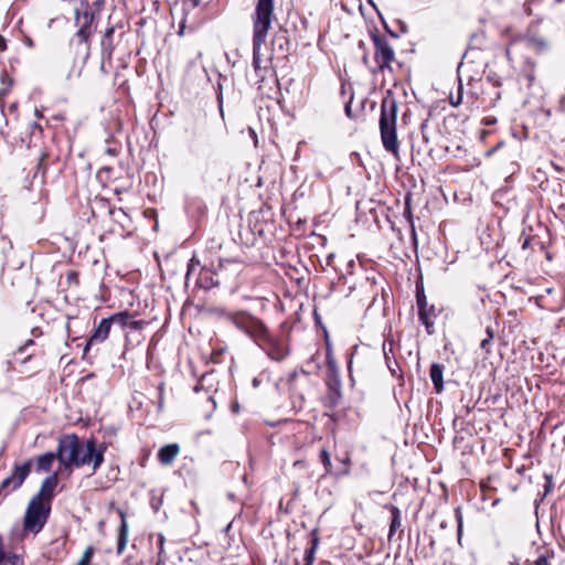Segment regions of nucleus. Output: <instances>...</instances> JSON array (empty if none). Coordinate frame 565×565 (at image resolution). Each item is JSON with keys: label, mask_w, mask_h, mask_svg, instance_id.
I'll return each mask as SVG.
<instances>
[{"label": "nucleus", "mask_w": 565, "mask_h": 565, "mask_svg": "<svg viewBox=\"0 0 565 565\" xmlns=\"http://www.w3.org/2000/svg\"><path fill=\"white\" fill-rule=\"evenodd\" d=\"M274 15V0H257L253 14V67L259 81H264L266 68L260 66V50L266 41Z\"/></svg>", "instance_id": "f257e3e1"}, {"label": "nucleus", "mask_w": 565, "mask_h": 565, "mask_svg": "<svg viewBox=\"0 0 565 565\" xmlns=\"http://www.w3.org/2000/svg\"><path fill=\"white\" fill-rule=\"evenodd\" d=\"M396 119L397 102L392 90H387L381 104L380 131L384 149L394 154L398 151Z\"/></svg>", "instance_id": "f03ea898"}, {"label": "nucleus", "mask_w": 565, "mask_h": 565, "mask_svg": "<svg viewBox=\"0 0 565 565\" xmlns=\"http://www.w3.org/2000/svg\"><path fill=\"white\" fill-rule=\"evenodd\" d=\"M228 321L248 335L256 344L268 331V328L260 319L252 316L247 311H235V313H228Z\"/></svg>", "instance_id": "7ed1b4c3"}, {"label": "nucleus", "mask_w": 565, "mask_h": 565, "mask_svg": "<svg viewBox=\"0 0 565 565\" xmlns=\"http://www.w3.org/2000/svg\"><path fill=\"white\" fill-rule=\"evenodd\" d=\"M228 321L248 335L256 344L268 331V328L260 319L252 316L247 311H235V313H228Z\"/></svg>", "instance_id": "20e7f679"}, {"label": "nucleus", "mask_w": 565, "mask_h": 565, "mask_svg": "<svg viewBox=\"0 0 565 565\" xmlns=\"http://www.w3.org/2000/svg\"><path fill=\"white\" fill-rule=\"evenodd\" d=\"M81 441L76 435H64L60 438L56 457L64 468L72 466L82 467L86 465L84 457H78Z\"/></svg>", "instance_id": "39448f33"}, {"label": "nucleus", "mask_w": 565, "mask_h": 565, "mask_svg": "<svg viewBox=\"0 0 565 565\" xmlns=\"http://www.w3.org/2000/svg\"><path fill=\"white\" fill-rule=\"evenodd\" d=\"M50 512L51 505L49 503L30 500L23 518V531L34 535L40 533L50 516Z\"/></svg>", "instance_id": "423d86ee"}, {"label": "nucleus", "mask_w": 565, "mask_h": 565, "mask_svg": "<svg viewBox=\"0 0 565 565\" xmlns=\"http://www.w3.org/2000/svg\"><path fill=\"white\" fill-rule=\"evenodd\" d=\"M95 20V13L79 9L75 10V22L78 25V30L71 39L72 45H85L86 55L89 54V39L94 33L95 26L93 25Z\"/></svg>", "instance_id": "0eeeda50"}, {"label": "nucleus", "mask_w": 565, "mask_h": 565, "mask_svg": "<svg viewBox=\"0 0 565 565\" xmlns=\"http://www.w3.org/2000/svg\"><path fill=\"white\" fill-rule=\"evenodd\" d=\"M32 459L23 463H15L11 473L0 483V500L4 499L11 492L18 490L31 472Z\"/></svg>", "instance_id": "6e6552de"}, {"label": "nucleus", "mask_w": 565, "mask_h": 565, "mask_svg": "<svg viewBox=\"0 0 565 565\" xmlns=\"http://www.w3.org/2000/svg\"><path fill=\"white\" fill-rule=\"evenodd\" d=\"M266 355L276 362H282L290 353L287 340L273 335L269 330L257 342Z\"/></svg>", "instance_id": "1a4fd4ad"}, {"label": "nucleus", "mask_w": 565, "mask_h": 565, "mask_svg": "<svg viewBox=\"0 0 565 565\" xmlns=\"http://www.w3.org/2000/svg\"><path fill=\"white\" fill-rule=\"evenodd\" d=\"M375 53L374 58L377 63V66L381 71H384L385 68H391V63L394 61L395 53L390 43L387 42L386 38L382 35L374 34L372 36Z\"/></svg>", "instance_id": "9d476101"}, {"label": "nucleus", "mask_w": 565, "mask_h": 565, "mask_svg": "<svg viewBox=\"0 0 565 565\" xmlns=\"http://www.w3.org/2000/svg\"><path fill=\"white\" fill-rule=\"evenodd\" d=\"M58 483L57 472H54L47 476L41 483L39 492L31 499L39 503H49L51 505V501L54 497L55 488Z\"/></svg>", "instance_id": "9b49d317"}, {"label": "nucleus", "mask_w": 565, "mask_h": 565, "mask_svg": "<svg viewBox=\"0 0 565 565\" xmlns=\"http://www.w3.org/2000/svg\"><path fill=\"white\" fill-rule=\"evenodd\" d=\"M106 445L100 444L98 447L96 446V440L90 438L86 440V465L93 463V471L95 472L104 462V454L106 451Z\"/></svg>", "instance_id": "f8f14e48"}, {"label": "nucleus", "mask_w": 565, "mask_h": 565, "mask_svg": "<svg viewBox=\"0 0 565 565\" xmlns=\"http://www.w3.org/2000/svg\"><path fill=\"white\" fill-rule=\"evenodd\" d=\"M111 322L109 318H104L98 326L94 329L92 335L87 340V343L84 348V355L88 352L89 348L95 343H102L104 342L110 332L111 329Z\"/></svg>", "instance_id": "ddd939ff"}, {"label": "nucleus", "mask_w": 565, "mask_h": 565, "mask_svg": "<svg viewBox=\"0 0 565 565\" xmlns=\"http://www.w3.org/2000/svg\"><path fill=\"white\" fill-rule=\"evenodd\" d=\"M0 565H24L23 557L12 551L6 550L4 539L0 534Z\"/></svg>", "instance_id": "4468645a"}, {"label": "nucleus", "mask_w": 565, "mask_h": 565, "mask_svg": "<svg viewBox=\"0 0 565 565\" xmlns=\"http://www.w3.org/2000/svg\"><path fill=\"white\" fill-rule=\"evenodd\" d=\"M180 447L178 444H169L161 447L158 451V460L161 465H170L179 455Z\"/></svg>", "instance_id": "2eb2a0df"}, {"label": "nucleus", "mask_w": 565, "mask_h": 565, "mask_svg": "<svg viewBox=\"0 0 565 565\" xmlns=\"http://www.w3.org/2000/svg\"><path fill=\"white\" fill-rule=\"evenodd\" d=\"M429 376L436 393H441L444 390V365L433 363L430 365Z\"/></svg>", "instance_id": "dca6fc26"}, {"label": "nucleus", "mask_w": 565, "mask_h": 565, "mask_svg": "<svg viewBox=\"0 0 565 565\" xmlns=\"http://www.w3.org/2000/svg\"><path fill=\"white\" fill-rule=\"evenodd\" d=\"M391 512V523H390V530H388V540L391 541L394 533L401 527L402 525V512L401 510L393 504H388L385 507Z\"/></svg>", "instance_id": "f3484780"}, {"label": "nucleus", "mask_w": 565, "mask_h": 565, "mask_svg": "<svg viewBox=\"0 0 565 565\" xmlns=\"http://www.w3.org/2000/svg\"><path fill=\"white\" fill-rule=\"evenodd\" d=\"M57 459L56 454L49 451L36 458V472H47L51 470L54 460Z\"/></svg>", "instance_id": "a211bd4d"}, {"label": "nucleus", "mask_w": 565, "mask_h": 565, "mask_svg": "<svg viewBox=\"0 0 565 565\" xmlns=\"http://www.w3.org/2000/svg\"><path fill=\"white\" fill-rule=\"evenodd\" d=\"M34 345H35L34 340H32V339L26 340L24 342V344L21 345L14 353L15 360L21 363H25L28 360H30L34 355V351H30V349Z\"/></svg>", "instance_id": "6ab92c4d"}, {"label": "nucleus", "mask_w": 565, "mask_h": 565, "mask_svg": "<svg viewBox=\"0 0 565 565\" xmlns=\"http://www.w3.org/2000/svg\"><path fill=\"white\" fill-rule=\"evenodd\" d=\"M311 535V546L305 552V565H312L315 562V555L319 545V535L318 530L315 529L310 533Z\"/></svg>", "instance_id": "aec40b11"}, {"label": "nucleus", "mask_w": 565, "mask_h": 565, "mask_svg": "<svg viewBox=\"0 0 565 565\" xmlns=\"http://www.w3.org/2000/svg\"><path fill=\"white\" fill-rule=\"evenodd\" d=\"M116 26H108L105 30L104 36L102 39V52L103 55H107L110 57L114 51V43H113V34L115 33Z\"/></svg>", "instance_id": "412c9836"}, {"label": "nucleus", "mask_w": 565, "mask_h": 565, "mask_svg": "<svg viewBox=\"0 0 565 565\" xmlns=\"http://www.w3.org/2000/svg\"><path fill=\"white\" fill-rule=\"evenodd\" d=\"M128 542V524L124 515H121V523L119 526L117 553L120 555L126 548Z\"/></svg>", "instance_id": "4be33fe9"}, {"label": "nucleus", "mask_w": 565, "mask_h": 565, "mask_svg": "<svg viewBox=\"0 0 565 565\" xmlns=\"http://www.w3.org/2000/svg\"><path fill=\"white\" fill-rule=\"evenodd\" d=\"M487 338L482 339L480 342V350L484 353L483 361L488 360V355L491 353L492 340L494 338V331L491 324L486 326Z\"/></svg>", "instance_id": "5701e85b"}, {"label": "nucleus", "mask_w": 565, "mask_h": 565, "mask_svg": "<svg viewBox=\"0 0 565 565\" xmlns=\"http://www.w3.org/2000/svg\"><path fill=\"white\" fill-rule=\"evenodd\" d=\"M130 316L131 315L129 312L121 311V312L114 313V315H111L108 318H109V320H110L113 326H117L120 329H125L128 326V321L130 319Z\"/></svg>", "instance_id": "b1692460"}, {"label": "nucleus", "mask_w": 565, "mask_h": 565, "mask_svg": "<svg viewBox=\"0 0 565 565\" xmlns=\"http://www.w3.org/2000/svg\"><path fill=\"white\" fill-rule=\"evenodd\" d=\"M480 244L487 253L491 252L494 248L492 234L489 226L481 232Z\"/></svg>", "instance_id": "393cba45"}, {"label": "nucleus", "mask_w": 565, "mask_h": 565, "mask_svg": "<svg viewBox=\"0 0 565 565\" xmlns=\"http://www.w3.org/2000/svg\"><path fill=\"white\" fill-rule=\"evenodd\" d=\"M383 352H384V356H385V361H386L387 367L390 369L392 374H395V369L393 367V364L397 366V362L394 359V356H391V354H393V343L391 342L388 344V348H387L386 343H384L383 344Z\"/></svg>", "instance_id": "a878e982"}, {"label": "nucleus", "mask_w": 565, "mask_h": 565, "mask_svg": "<svg viewBox=\"0 0 565 565\" xmlns=\"http://www.w3.org/2000/svg\"><path fill=\"white\" fill-rule=\"evenodd\" d=\"M416 299H417V307H418V318H423L424 315H426V308H427L426 296L423 290L422 291L417 290Z\"/></svg>", "instance_id": "bb28decb"}, {"label": "nucleus", "mask_w": 565, "mask_h": 565, "mask_svg": "<svg viewBox=\"0 0 565 565\" xmlns=\"http://www.w3.org/2000/svg\"><path fill=\"white\" fill-rule=\"evenodd\" d=\"M480 490L482 492L483 498H486L488 495L489 499H491V494L490 493L493 490L491 477H488L486 480H481V482H480Z\"/></svg>", "instance_id": "cd10ccee"}, {"label": "nucleus", "mask_w": 565, "mask_h": 565, "mask_svg": "<svg viewBox=\"0 0 565 565\" xmlns=\"http://www.w3.org/2000/svg\"><path fill=\"white\" fill-rule=\"evenodd\" d=\"M320 460L324 467V472L326 473H330L331 472V467H332V463H331V458H330V455L328 452L327 449H322L320 451Z\"/></svg>", "instance_id": "c85d7f7f"}, {"label": "nucleus", "mask_w": 565, "mask_h": 565, "mask_svg": "<svg viewBox=\"0 0 565 565\" xmlns=\"http://www.w3.org/2000/svg\"><path fill=\"white\" fill-rule=\"evenodd\" d=\"M95 550L93 546H87L84 551L82 558L76 565H89L93 556H94Z\"/></svg>", "instance_id": "c756f323"}, {"label": "nucleus", "mask_w": 565, "mask_h": 565, "mask_svg": "<svg viewBox=\"0 0 565 565\" xmlns=\"http://www.w3.org/2000/svg\"><path fill=\"white\" fill-rule=\"evenodd\" d=\"M487 300L489 301V303L492 302L490 295L482 292V295H480V301L483 307L484 315L487 316L488 319H490L491 310H488L487 308Z\"/></svg>", "instance_id": "7c9ffc66"}, {"label": "nucleus", "mask_w": 565, "mask_h": 565, "mask_svg": "<svg viewBox=\"0 0 565 565\" xmlns=\"http://www.w3.org/2000/svg\"><path fill=\"white\" fill-rule=\"evenodd\" d=\"M143 324L145 322L142 320H135L132 316H130L127 328H129L130 330H140L143 327Z\"/></svg>", "instance_id": "2f4dec72"}, {"label": "nucleus", "mask_w": 565, "mask_h": 565, "mask_svg": "<svg viewBox=\"0 0 565 565\" xmlns=\"http://www.w3.org/2000/svg\"><path fill=\"white\" fill-rule=\"evenodd\" d=\"M419 321L426 327V330L429 334H431L434 332V330H433L434 322L430 320V318H428V317H426V315H424L423 318H419Z\"/></svg>", "instance_id": "473e14b6"}, {"label": "nucleus", "mask_w": 565, "mask_h": 565, "mask_svg": "<svg viewBox=\"0 0 565 565\" xmlns=\"http://www.w3.org/2000/svg\"><path fill=\"white\" fill-rule=\"evenodd\" d=\"M158 390H159L158 409L161 411L163 408V390H164L163 383H161L158 386Z\"/></svg>", "instance_id": "72a5a7b5"}, {"label": "nucleus", "mask_w": 565, "mask_h": 565, "mask_svg": "<svg viewBox=\"0 0 565 565\" xmlns=\"http://www.w3.org/2000/svg\"><path fill=\"white\" fill-rule=\"evenodd\" d=\"M461 99H462V96H461V86H459V92H458V95L457 97H454V96H450V104L455 107H457L458 105L461 104Z\"/></svg>", "instance_id": "f704fd0d"}, {"label": "nucleus", "mask_w": 565, "mask_h": 565, "mask_svg": "<svg viewBox=\"0 0 565 565\" xmlns=\"http://www.w3.org/2000/svg\"><path fill=\"white\" fill-rule=\"evenodd\" d=\"M217 102H218V106H220L221 115L223 116V109H222V104H223V93H222V85H221V83H220V82H218V84H217Z\"/></svg>", "instance_id": "c9c22d12"}, {"label": "nucleus", "mask_w": 565, "mask_h": 565, "mask_svg": "<svg viewBox=\"0 0 565 565\" xmlns=\"http://www.w3.org/2000/svg\"><path fill=\"white\" fill-rule=\"evenodd\" d=\"M215 312L226 320H228V313H235V311H228L225 308H216Z\"/></svg>", "instance_id": "e433bc0d"}, {"label": "nucleus", "mask_w": 565, "mask_h": 565, "mask_svg": "<svg viewBox=\"0 0 565 565\" xmlns=\"http://www.w3.org/2000/svg\"><path fill=\"white\" fill-rule=\"evenodd\" d=\"M534 565H550L548 558L545 555H540L535 562Z\"/></svg>", "instance_id": "4c0bfd02"}, {"label": "nucleus", "mask_w": 565, "mask_h": 565, "mask_svg": "<svg viewBox=\"0 0 565 565\" xmlns=\"http://www.w3.org/2000/svg\"><path fill=\"white\" fill-rule=\"evenodd\" d=\"M456 518H457V521H458V534L460 535L461 534V527H462V521H461V513H460V509L459 508L456 509Z\"/></svg>", "instance_id": "58836bf2"}, {"label": "nucleus", "mask_w": 565, "mask_h": 565, "mask_svg": "<svg viewBox=\"0 0 565 565\" xmlns=\"http://www.w3.org/2000/svg\"><path fill=\"white\" fill-rule=\"evenodd\" d=\"M185 18L181 20L180 24H179V30H178V35L179 36H182L184 35V31H185Z\"/></svg>", "instance_id": "ea45409f"}, {"label": "nucleus", "mask_w": 565, "mask_h": 565, "mask_svg": "<svg viewBox=\"0 0 565 565\" xmlns=\"http://www.w3.org/2000/svg\"><path fill=\"white\" fill-rule=\"evenodd\" d=\"M248 134H249L250 138L253 139L254 145H255V147H256V146H257V143H258V138H257V134H256V131H255L253 128H250V127H249V128H248Z\"/></svg>", "instance_id": "a19ab883"}, {"label": "nucleus", "mask_w": 565, "mask_h": 565, "mask_svg": "<svg viewBox=\"0 0 565 565\" xmlns=\"http://www.w3.org/2000/svg\"><path fill=\"white\" fill-rule=\"evenodd\" d=\"M78 457H86V443H81L79 450H78Z\"/></svg>", "instance_id": "79ce46f5"}, {"label": "nucleus", "mask_w": 565, "mask_h": 565, "mask_svg": "<svg viewBox=\"0 0 565 565\" xmlns=\"http://www.w3.org/2000/svg\"><path fill=\"white\" fill-rule=\"evenodd\" d=\"M297 376H298V373L296 371L290 373L289 379H288V383L290 385V390H292V385H294V382H295Z\"/></svg>", "instance_id": "37998d69"}, {"label": "nucleus", "mask_w": 565, "mask_h": 565, "mask_svg": "<svg viewBox=\"0 0 565 565\" xmlns=\"http://www.w3.org/2000/svg\"><path fill=\"white\" fill-rule=\"evenodd\" d=\"M7 50V41L6 39L0 34V52H4Z\"/></svg>", "instance_id": "c03bdc74"}, {"label": "nucleus", "mask_w": 565, "mask_h": 565, "mask_svg": "<svg viewBox=\"0 0 565 565\" xmlns=\"http://www.w3.org/2000/svg\"><path fill=\"white\" fill-rule=\"evenodd\" d=\"M105 151H106V153H108L109 156H117V153H118V151H117V149H116V148H110V147L106 148V150H105Z\"/></svg>", "instance_id": "a18cd8bd"}, {"label": "nucleus", "mask_w": 565, "mask_h": 565, "mask_svg": "<svg viewBox=\"0 0 565 565\" xmlns=\"http://www.w3.org/2000/svg\"><path fill=\"white\" fill-rule=\"evenodd\" d=\"M398 25H399V30L402 33H406L407 32V25L405 22L403 21H398Z\"/></svg>", "instance_id": "49530a36"}, {"label": "nucleus", "mask_w": 565, "mask_h": 565, "mask_svg": "<svg viewBox=\"0 0 565 565\" xmlns=\"http://www.w3.org/2000/svg\"><path fill=\"white\" fill-rule=\"evenodd\" d=\"M160 504H161V500L152 501V502H151V507H152V509L154 510V512H157V511L159 510Z\"/></svg>", "instance_id": "de8ad7c7"}, {"label": "nucleus", "mask_w": 565, "mask_h": 565, "mask_svg": "<svg viewBox=\"0 0 565 565\" xmlns=\"http://www.w3.org/2000/svg\"><path fill=\"white\" fill-rule=\"evenodd\" d=\"M327 362H328V365H329L330 369H334L335 364L331 360L330 353L327 354Z\"/></svg>", "instance_id": "09e8293b"}, {"label": "nucleus", "mask_w": 565, "mask_h": 565, "mask_svg": "<svg viewBox=\"0 0 565 565\" xmlns=\"http://www.w3.org/2000/svg\"><path fill=\"white\" fill-rule=\"evenodd\" d=\"M191 2L192 8H196L200 6L201 0H189Z\"/></svg>", "instance_id": "8fccbe9b"}, {"label": "nucleus", "mask_w": 565, "mask_h": 565, "mask_svg": "<svg viewBox=\"0 0 565 565\" xmlns=\"http://www.w3.org/2000/svg\"><path fill=\"white\" fill-rule=\"evenodd\" d=\"M388 34H390L392 38H395V39H397V38L399 36L396 32H394V31H392V30H390V31H388Z\"/></svg>", "instance_id": "3c124183"}, {"label": "nucleus", "mask_w": 565, "mask_h": 565, "mask_svg": "<svg viewBox=\"0 0 565 565\" xmlns=\"http://www.w3.org/2000/svg\"><path fill=\"white\" fill-rule=\"evenodd\" d=\"M388 34H390L392 38H395V39H397V38L399 36L396 32H394V31H392V30H390V31H388Z\"/></svg>", "instance_id": "603ef678"}, {"label": "nucleus", "mask_w": 565, "mask_h": 565, "mask_svg": "<svg viewBox=\"0 0 565 565\" xmlns=\"http://www.w3.org/2000/svg\"><path fill=\"white\" fill-rule=\"evenodd\" d=\"M537 45L542 49H545L546 47V43L544 41H539L537 42Z\"/></svg>", "instance_id": "864d4df0"}, {"label": "nucleus", "mask_w": 565, "mask_h": 565, "mask_svg": "<svg viewBox=\"0 0 565 565\" xmlns=\"http://www.w3.org/2000/svg\"><path fill=\"white\" fill-rule=\"evenodd\" d=\"M253 385H254L255 387H257V386L259 385V381H258V379H256V377H255V379L253 380Z\"/></svg>", "instance_id": "5fc2aeb1"}, {"label": "nucleus", "mask_w": 565, "mask_h": 565, "mask_svg": "<svg viewBox=\"0 0 565 565\" xmlns=\"http://www.w3.org/2000/svg\"><path fill=\"white\" fill-rule=\"evenodd\" d=\"M43 159H44V156H42L40 162L38 163V170L42 169Z\"/></svg>", "instance_id": "6e6d98bb"}, {"label": "nucleus", "mask_w": 565, "mask_h": 565, "mask_svg": "<svg viewBox=\"0 0 565 565\" xmlns=\"http://www.w3.org/2000/svg\"><path fill=\"white\" fill-rule=\"evenodd\" d=\"M489 365L491 366V370H490V372H489V373H490V374H492V373H493V371H494V369H493V363H492L491 361H489Z\"/></svg>", "instance_id": "4d7b16f0"}, {"label": "nucleus", "mask_w": 565, "mask_h": 565, "mask_svg": "<svg viewBox=\"0 0 565 565\" xmlns=\"http://www.w3.org/2000/svg\"><path fill=\"white\" fill-rule=\"evenodd\" d=\"M163 541H164V539H163V536L161 535V536H160V540H159V543L161 544V550L163 548Z\"/></svg>", "instance_id": "13d9d810"}, {"label": "nucleus", "mask_w": 565, "mask_h": 565, "mask_svg": "<svg viewBox=\"0 0 565 565\" xmlns=\"http://www.w3.org/2000/svg\"><path fill=\"white\" fill-rule=\"evenodd\" d=\"M383 24H384V29H385V31L388 33V31H390L391 29L388 28V25H387L385 22H383Z\"/></svg>", "instance_id": "bf43d9fd"}, {"label": "nucleus", "mask_w": 565, "mask_h": 565, "mask_svg": "<svg viewBox=\"0 0 565 565\" xmlns=\"http://www.w3.org/2000/svg\"><path fill=\"white\" fill-rule=\"evenodd\" d=\"M345 111H347V114L350 113V106L349 105L345 106Z\"/></svg>", "instance_id": "052dcab7"}, {"label": "nucleus", "mask_w": 565, "mask_h": 565, "mask_svg": "<svg viewBox=\"0 0 565 565\" xmlns=\"http://www.w3.org/2000/svg\"><path fill=\"white\" fill-rule=\"evenodd\" d=\"M232 526V523H228L227 526L225 527V531H228Z\"/></svg>", "instance_id": "680f3d73"}, {"label": "nucleus", "mask_w": 565, "mask_h": 565, "mask_svg": "<svg viewBox=\"0 0 565 565\" xmlns=\"http://www.w3.org/2000/svg\"><path fill=\"white\" fill-rule=\"evenodd\" d=\"M493 151H494V149H493V148H491V149H489V150L487 151V153H488V154H490V153H492Z\"/></svg>", "instance_id": "e2e57ef3"}, {"label": "nucleus", "mask_w": 565, "mask_h": 565, "mask_svg": "<svg viewBox=\"0 0 565 565\" xmlns=\"http://www.w3.org/2000/svg\"><path fill=\"white\" fill-rule=\"evenodd\" d=\"M429 315H430V310H428V309L426 308V317H428V318H429Z\"/></svg>", "instance_id": "0e129e2a"}, {"label": "nucleus", "mask_w": 565, "mask_h": 565, "mask_svg": "<svg viewBox=\"0 0 565 565\" xmlns=\"http://www.w3.org/2000/svg\"><path fill=\"white\" fill-rule=\"evenodd\" d=\"M103 2H104V0H97V1H96V4H100V3H103Z\"/></svg>", "instance_id": "69168bd1"}, {"label": "nucleus", "mask_w": 565, "mask_h": 565, "mask_svg": "<svg viewBox=\"0 0 565 565\" xmlns=\"http://www.w3.org/2000/svg\"><path fill=\"white\" fill-rule=\"evenodd\" d=\"M70 278L74 279V273H71Z\"/></svg>", "instance_id": "338daca9"}, {"label": "nucleus", "mask_w": 565, "mask_h": 565, "mask_svg": "<svg viewBox=\"0 0 565 565\" xmlns=\"http://www.w3.org/2000/svg\"><path fill=\"white\" fill-rule=\"evenodd\" d=\"M156 565H162V561H159Z\"/></svg>", "instance_id": "774afa93"}]
</instances>
